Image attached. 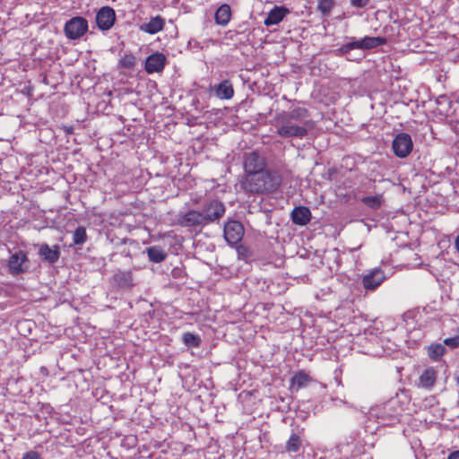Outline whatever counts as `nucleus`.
Masks as SVG:
<instances>
[{
  "label": "nucleus",
  "instance_id": "nucleus-1",
  "mask_svg": "<svg viewBox=\"0 0 459 459\" xmlns=\"http://www.w3.org/2000/svg\"><path fill=\"white\" fill-rule=\"evenodd\" d=\"M243 174L239 179L240 189L248 195L273 194L281 185L280 173L268 168L266 158L258 151L243 155Z\"/></svg>",
  "mask_w": 459,
  "mask_h": 459
},
{
  "label": "nucleus",
  "instance_id": "nucleus-2",
  "mask_svg": "<svg viewBox=\"0 0 459 459\" xmlns=\"http://www.w3.org/2000/svg\"><path fill=\"white\" fill-rule=\"evenodd\" d=\"M309 117V112L306 108L298 107L289 112H281L277 115L276 122L280 125L276 134L284 138L299 137L302 138L307 134V129L303 126L292 125L290 121L301 122Z\"/></svg>",
  "mask_w": 459,
  "mask_h": 459
},
{
  "label": "nucleus",
  "instance_id": "nucleus-3",
  "mask_svg": "<svg viewBox=\"0 0 459 459\" xmlns=\"http://www.w3.org/2000/svg\"><path fill=\"white\" fill-rule=\"evenodd\" d=\"M88 29V21L82 16H75L65 22L64 32L67 39L74 40L82 38Z\"/></svg>",
  "mask_w": 459,
  "mask_h": 459
},
{
  "label": "nucleus",
  "instance_id": "nucleus-4",
  "mask_svg": "<svg viewBox=\"0 0 459 459\" xmlns=\"http://www.w3.org/2000/svg\"><path fill=\"white\" fill-rule=\"evenodd\" d=\"M226 207L224 204L217 199L208 202L203 209V217L205 225H209L219 221L225 214Z\"/></svg>",
  "mask_w": 459,
  "mask_h": 459
},
{
  "label": "nucleus",
  "instance_id": "nucleus-5",
  "mask_svg": "<svg viewBox=\"0 0 459 459\" xmlns=\"http://www.w3.org/2000/svg\"><path fill=\"white\" fill-rule=\"evenodd\" d=\"M243 224L236 220H230L224 224L223 236L229 245L238 244L244 237Z\"/></svg>",
  "mask_w": 459,
  "mask_h": 459
},
{
  "label": "nucleus",
  "instance_id": "nucleus-6",
  "mask_svg": "<svg viewBox=\"0 0 459 459\" xmlns=\"http://www.w3.org/2000/svg\"><path fill=\"white\" fill-rule=\"evenodd\" d=\"M394 153L399 158L407 157L412 151L413 143L409 134L400 133L393 140Z\"/></svg>",
  "mask_w": 459,
  "mask_h": 459
},
{
  "label": "nucleus",
  "instance_id": "nucleus-7",
  "mask_svg": "<svg viewBox=\"0 0 459 459\" xmlns=\"http://www.w3.org/2000/svg\"><path fill=\"white\" fill-rule=\"evenodd\" d=\"M178 225L183 228L204 227L205 222L203 212L195 209L188 210L185 213L179 214Z\"/></svg>",
  "mask_w": 459,
  "mask_h": 459
},
{
  "label": "nucleus",
  "instance_id": "nucleus-8",
  "mask_svg": "<svg viewBox=\"0 0 459 459\" xmlns=\"http://www.w3.org/2000/svg\"><path fill=\"white\" fill-rule=\"evenodd\" d=\"M116 22V13L109 6L101 7L96 14V23L100 30H108Z\"/></svg>",
  "mask_w": 459,
  "mask_h": 459
},
{
  "label": "nucleus",
  "instance_id": "nucleus-9",
  "mask_svg": "<svg viewBox=\"0 0 459 459\" xmlns=\"http://www.w3.org/2000/svg\"><path fill=\"white\" fill-rule=\"evenodd\" d=\"M385 278V273L382 269L375 268L362 277V284L367 290H375Z\"/></svg>",
  "mask_w": 459,
  "mask_h": 459
},
{
  "label": "nucleus",
  "instance_id": "nucleus-10",
  "mask_svg": "<svg viewBox=\"0 0 459 459\" xmlns=\"http://www.w3.org/2000/svg\"><path fill=\"white\" fill-rule=\"evenodd\" d=\"M167 58L164 54L156 52L147 56L144 70L147 74L160 73L164 70Z\"/></svg>",
  "mask_w": 459,
  "mask_h": 459
},
{
  "label": "nucleus",
  "instance_id": "nucleus-11",
  "mask_svg": "<svg viewBox=\"0 0 459 459\" xmlns=\"http://www.w3.org/2000/svg\"><path fill=\"white\" fill-rule=\"evenodd\" d=\"M28 260L26 254L22 251L13 254L8 260L9 271L13 275H18L24 272L22 264Z\"/></svg>",
  "mask_w": 459,
  "mask_h": 459
},
{
  "label": "nucleus",
  "instance_id": "nucleus-12",
  "mask_svg": "<svg viewBox=\"0 0 459 459\" xmlns=\"http://www.w3.org/2000/svg\"><path fill=\"white\" fill-rule=\"evenodd\" d=\"M437 371L434 368H426L419 377L417 386L423 389H431L437 382Z\"/></svg>",
  "mask_w": 459,
  "mask_h": 459
},
{
  "label": "nucleus",
  "instance_id": "nucleus-13",
  "mask_svg": "<svg viewBox=\"0 0 459 459\" xmlns=\"http://www.w3.org/2000/svg\"><path fill=\"white\" fill-rule=\"evenodd\" d=\"M39 255L44 261L49 264H55L60 257V248L58 245H54L52 247L48 244H42L39 249Z\"/></svg>",
  "mask_w": 459,
  "mask_h": 459
},
{
  "label": "nucleus",
  "instance_id": "nucleus-14",
  "mask_svg": "<svg viewBox=\"0 0 459 459\" xmlns=\"http://www.w3.org/2000/svg\"><path fill=\"white\" fill-rule=\"evenodd\" d=\"M291 220L296 225L305 226L311 221V212L306 206L295 207L291 212Z\"/></svg>",
  "mask_w": 459,
  "mask_h": 459
},
{
  "label": "nucleus",
  "instance_id": "nucleus-15",
  "mask_svg": "<svg viewBox=\"0 0 459 459\" xmlns=\"http://www.w3.org/2000/svg\"><path fill=\"white\" fill-rule=\"evenodd\" d=\"M165 26V20L160 15L152 17L147 23L140 26V30L148 34H156L163 30Z\"/></svg>",
  "mask_w": 459,
  "mask_h": 459
},
{
  "label": "nucleus",
  "instance_id": "nucleus-16",
  "mask_svg": "<svg viewBox=\"0 0 459 459\" xmlns=\"http://www.w3.org/2000/svg\"><path fill=\"white\" fill-rule=\"evenodd\" d=\"M313 381L310 374L305 370H299L296 372L290 380V388L296 389L297 391L302 387H305Z\"/></svg>",
  "mask_w": 459,
  "mask_h": 459
},
{
  "label": "nucleus",
  "instance_id": "nucleus-17",
  "mask_svg": "<svg viewBox=\"0 0 459 459\" xmlns=\"http://www.w3.org/2000/svg\"><path fill=\"white\" fill-rule=\"evenodd\" d=\"M287 13H289L287 8L275 6L268 13L264 23L266 26L276 25L284 19Z\"/></svg>",
  "mask_w": 459,
  "mask_h": 459
},
{
  "label": "nucleus",
  "instance_id": "nucleus-18",
  "mask_svg": "<svg viewBox=\"0 0 459 459\" xmlns=\"http://www.w3.org/2000/svg\"><path fill=\"white\" fill-rule=\"evenodd\" d=\"M113 282L121 289H132L134 285L130 271L117 272L113 275Z\"/></svg>",
  "mask_w": 459,
  "mask_h": 459
},
{
  "label": "nucleus",
  "instance_id": "nucleus-19",
  "mask_svg": "<svg viewBox=\"0 0 459 459\" xmlns=\"http://www.w3.org/2000/svg\"><path fill=\"white\" fill-rule=\"evenodd\" d=\"M235 93L232 82L224 80L215 87V94L220 100H230Z\"/></svg>",
  "mask_w": 459,
  "mask_h": 459
},
{
  "label": "nucleus",
  "instance_id": "nucleus-20",
  "mask_svg": "<svg viewBox=\"0 0 459 459\" xmlns=\"http://www.w3.org/2000/svg\"><path fill=\"white\" fill-rule=\"evenodd\" d=\"M231 19V10L228 4H221L215 12L214 20L216 24L226 26Z\"/></svg>",
  "mask_w": 459,
  "mask_h": 459
},
{
  "label": "nucleus",
  "instance_id": "nucleus-21",
  "mask_svg": "<svg viewBox=\"0 0 459 459\" xmlns=\"http://www.w3.org/2000/svg\"><path fill=\"white\" fill-rule=\"evenodd\" d=\"M146 253L148 258L152 263H160L167 257V253L160 246H152L147 247Z\"/></svg>",
  "mask_w": 459,
  "mask_h": 459
},
{
  "label": "nucleus",
  "instance_id": "nucleus-22",
  "mask_svg": "<svg viewBox=\"0 0 459 459\" xmlns=\"http://www.w3.org/2000/svg\"><path fill=\"white\" fill-rule=\"evenodd\" d=\"M362 49H372L378 46L386 44V39L383 37H368L366 36L360 39Z\"/></svg>",
  "mask_w": 459,
  "mask_h": 459
},
{
  "label": "nucleus",
  "instance_id": "nucleus-23",
  "mask_svg": "<svg viewBox=\"0 0 459 459\" xmlns=\"http://www.w3.org/2000/svg\"><path fill=\"white\" fill-rule=\"evenodd\" d=\"M302 446V439L297 433H291L286 441L285 449L288 453H297Z\"/></svg>",
  "mask_w": 459,
  "mask_h": 459
},
{
  "label": "nucleus",
  "instance_id": "nucleus-24",
  "mask_svg": "<svg viewBox=\"0 0 459 459\" xmlns=\"http://www.w3.org/2000/svg\"><path fill=\"white\" fill-rule=\"evenodd\" d=\"M446 353V348L441 343H432L428 347V355L429 357L437 361L439 360Z\"/></svg>",
  "mask_w": 459,
  "mask_h": 459
},
{
  "label": "nucleus",
  "instance_id": "nucleus-25",
  "mask_svg": "<svg viewBox=\"0 0 459 459\" xmlns=\"http://www.w3.org/2000/svg\"><path fill=\"white\" fill-rule=\"evenodd\" d=\"M182 341L189 348H198L202 342L199 335L189 332L183 334Z\"/></svg>",
  "mask_w": 459,
  "mask_h": 459
},
{
  "label": "nucleus",
  "instance_id": "nucleus-26",
  "mask_svg": "<svg viewBox=\"0 0 459 459\" xmlns=\"http://www.w3.org/2000/svg\"><path fill=\"white\" fill-rule=\"evenodd\" d=\"M88 236L86 229L83 226H79L73 233L74 245L82 246L87 241Z\"/></svg>",
  "mask_w": 459,
  "mask_h": 459
},
{
  "label": "nucleus",
  "instance_id": "nucleus-27",
  "mask_svg": "<svg viewBox=\"0 0 459 459\" xmlns=\"http://www.w3.org/2000/svg\"><path fill=\"white\" fill-rule=\"evenodd\" d=\"M362 203L368 208L378 210L383 203L381 195L366 196L361 199Z\"/></svg>",
  "mask_w": 459,
  "mask_h": 459
},
{
  "label": "nucleus",
  "instance_id": "nucleus-28",
  "mask_svg": "<svg viewBox=\"0 0 459 459\" xmlns=\"http://www.w3.org/2000/svg\"><path fill=\"white\" fill-rule=\"evenodd\" d=\"M136 65V58L132 53L125 54L118 61V67L132 69Z\"/></svg>",
  "mask_w": 459,
  "mask_h": 459
},
{
  "label": "nucleus",
  "instance_id": "nucleus-29",
  "mask_svg": "<svg viewBox=\"0 0 459 459\" xmlns=\"http://www.w3.org/2000/svg\"><path fill=\"white\" fill-rule=\"evenodd\" d=\"M334 5L333 0H319L317 9L323 13V14H328L330 13L331 10L333 9Z\"/></svg>",
  "mask_w": 459,
  "mask_h": 459
},
{
  "label": "nucleus",
  "instance_id": "nucleus-30",
  "mask_svg": "<svg viewBox=\"0 0 459 459\" xmlns=\"http://www.w3.org/2000/svg\"><path fill=\"white\" fill-rule=\"evenodd\" d=\"M353 49H362L360 39L351 41L342 48V50L345 53Z\"/></svg>",
  "mask_w": 459,
  "mask_h": 459
},
{
  "label": "nucleus",
  "instance_id": "nucleus-31",
  "mask_svg": "<svg viewBox=\"0 0 459 459\" xmlns=\"http://www.w3.org/2000/svg\"><path fill=\"white\" fill-rule=\"evenodd\" d=\"M444 344L447 345L448 347L452 349H456L459 347V335L451 337V338H446L444 340Z\"/></svg>",
  "mask_w": 459,
  "mask_h": 459
},
{
  "label": "nucleus",
  "instance_id": "nucleus-32",
  "mask_svg": "<svg viewBox=\"0 0 459 459\" xmlns=\"http://www.w3.org/2000/svg\"><path fill=\"white\" fill-rule=\"evenodd\" d=\"M22 459H41L39 453L30 450L23 454Z\"/></svg>",
  "mask_w": 459,
  "mask_h": 459
},
{
  "label": "nucleus",
  "instance_id": "nucleus-33",
  "mask_svg": "<svg viewBox=\"0 0 459 459\" xmlns=\"http://www.w3.org/2000/svg\"><path fill=\"white\" fill-rule=\"evenodd\" d=\"M351 4L357 8H363L368 4L369 0H350Z\"/></svg>",
  "mask_w": 459,
  "mask_h": 459
},
{
  "label": "nucleus",
  "instance_id": "nucleus-34",
  "mask_svg": "<svg viewBox=\"0 0 459 459\" xmlns=\"http://www.w3.org/2000/svg\"><path fill=\"white\" fill-rule=\"evenodd\" d=\"M62 129L68 135L74 134V126H63Z\"/></svg>",
  "mask_w": 459,
  "mask_h": 459
},
{
  "label": "nucleus",
  "instance_id": "nucleus-35",
  "mask_svg": "<svg viewBox=\"0 0 459 459\" xmlns=\"http://www.w3.org/2000/svg\"><path fill=\"white\" fill-rule=\"evenodd\" d=\"M237 252L239 255H243L247 252V248L243 245L237 247Z\"/></svg>",
  "mask_w": 459,
  "mask_h": 459
},
{
  "label": "nucleus",
  "instance_id": "nucleus-36",
  "mask_svg": "<svg viewBox=\"0 0 459 459\" xmlns=\"http://www.w3.org/2000/svg\"><path fill=\"white\" fill-rule=\"evenodd\" d=\"M447 459H459V450L450 453Z\"/></svg>",
  "mask_w": 459,
  "mask_h": 459
},
{
  "label": "nucleus",
  "instance_id": "nucleus-37",
  "mask_svg": "<svg viewBox=\"0 0 459 459\" xmlns=\"http://www.w3.org/2000/svg\"><path fill=\"white\" fill-rule=\"evenodd\" d=\"M455 247L457 250V252L459 253V234L456 236V238L455 239Z\"/></svg>",
  "mask_w": 459,
  "mask_h": 459
},
{
  "label": "nucleus",
  "instance_id": "nucleus-38",
  "mask_svg": "<svg viewBox=\"0 0 459 459\" xmlns=\"http://www.w3.org/2000/svg\"><path fill=\"white\" fill-rule=\"evenodd\" d=\"M40 369H41L42 372L48 373V369L45 367H41Z\"/></svg>",
  "mask_w": 459,
  "mask_h": 459
},
{
  "label": "nucleus",
  "instance_id": "nucleus-39",
  "mask_svg": "<svg viewBox=\"0 0 459 459\" xmlns=\"http://www.w3.org/2000/svg\"><path fill=\"white\" fill-rule=\"evenodd\" d=\"M457 384H458V385H459V377H458V378H457Z\"/></svg>",
  "mask_w": 459,
  "mask_h": 459
}]
</instances>
